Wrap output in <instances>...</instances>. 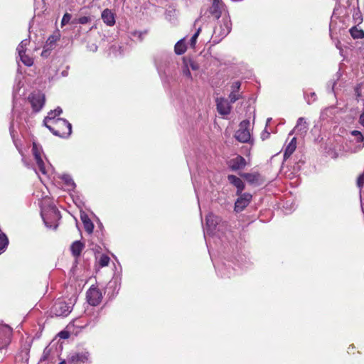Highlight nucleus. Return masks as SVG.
Masks as SVG:
<instances>
[{
  "label": "nucleus",
  "mask_w": 364,
  "mask_h": 364,
  "mask_svg": "<svg viewBox=\"0 0 364 364\" xmlns=\"http://www.w3.org/2000/svg\"><path fill=\"white\" fill-rule=\"evenodd\" d=\"M83 225H84V228H85V231L87 233H89V234L92 233L93 229H94V225L91 220L89 221L88 223L87 222L83 224Z\"/></svg>",
  "instance_id": "39"
},
{
  "label": "nucleus",
  "mask_w": 364,
  "mask_h": 364,
  "mask_svg": "<svg viewBox=\"0 0 364 364\" xmlns=\"http://www.w3.org/2000/svg\"><path fill=\"white\" fill-rule=\"evenodd\" d=\"M329 155L333 159H337L338 157H339L341 156V153H339L337 151L334 150V151H332L329 152Z\"/></svg>",
  "instance_id": "49"
},
{
  "label": "nucleus",
  "mask_w": 364,
  "mask_h": 364,
  "mask_svg": "<svg viewBox=\"0 0 364 364\" xmlns=\"http://www.w3.org/2000/svg\"><path fill=\"white\" fill-rule=\"evenodd\" d=\"M240 197L235 203V210L236 212L242 211L246 208L252 199V195L247 193L238 194Z\"/></svg>",
  "instance_id": "11"
},
{
  "label": "nucleus",
  "mask_w": 364,
  "mask_h": 364,
  "mask_svg": "<svg viewBox=\"0 0 364 364\" xmlns=\"http://www.w3.org/2000/svg\"><path fill=\"white\" fill-rule=\"evenodd\" d=\"M232 23L229 16H225L219 21L213 31V38L214 41L219 42L224 38L231 31Z\"/></svg>",
  "instance_id": "3"
},
{
  "label": "nucleus",
  "mask_w": 364,
  "mask_h": 364,
  "mask_svg": "<svg viewBox=\"0 0 364 364\" xmlns=\"http://www.w3.org/2000/svg\"><path fill=\"white\" fill-rule=\"evenodd\" d=\"M242 176L244 178H245L247 181V182H249L250 183H252V184L257 183L259 180V174L257 173H243L242 175Z\"/></svg>",
  "instance_id": "24"
},
{
  "label": "nucleus",
  "mask_w": 364,
  "mask_h": 364,
  "mask_svg": "<svg viewBox=\"0 0 364 364\" xmlns=\"http://www.w3.org/2000/svg\"><path fill=\"white\" fill-rule=\"evenodd\" d=\"M183 66L182 68V73H183V75L184 76H186L187 78L191 80L192 79V76H191V71L189 70V66H188V64L187 63V60L183 58Z\"/></svg>",
  "instance_id": "31"
},
{
  "label": "nucleus",
  "mask_w": 364,
  "mask_h": 364,
  "mask_svg": "<svg viewBox=\"0 0 364 364\" xmlns=\"http://www.w3.org/2000/svg\"><path fill=\"white\" fill-rule=\"evenodd\" d=\"M97 321H98V316H95V317L94 318V319L89 321L85 324V326H90L93 327V326H95V325L97 323Z\"/></svg>",
  "instance_id": "47"
},
{
  "label": "nucleus",
  "mask_w": 364,
  "mask_h": 364,
  "mask_svg": "<svg viewBox=\"0 0 364 364\" xmlns=\"http://www.w3.org/2000/svg\"><path fill=\"white\" fill-rule=\"evenodd\" d=\"M188 66L193 70H197L199 69V65L198 63L195 62L193 60H189L187 61Z\"/></svg>",
  "instance_id": "43"
},
{
  "label": "nucleus",
  "mask_w": 364,
  "mask_h": 364,
  "mask_svg": "<svg viewBox=\"0 0 364 364\" xmlns=\"http://www.w3.org/2000/svg\"><path fill=\"white\" fill-rule=\"evenodd\" d=\"M8 245L9 239L7 236L3 232H0V254L6 250Z\"/></svg>",
  "instance_id": "27"
},
{
  "label": "nucleus",
  "mask_w": 364,
  "mask_h": 364,
  "mask_svg": "<svg viewBox=\"0 0 364 364\" xmlns=\"http://www.w3.org/2000/svg\"><path fill=\"white\" fill-rule=\"evenodd\" d=\"M101 18L103 22L109 26H112L115 23L114 14L108 9H105L102 12Z\"/></svg>",
  "instance_id": "17"
},
{
  "label": "nucleus",
  "mask_w": 364,
  "mask_h": 364,
  "mask_svg": "<svg viewBox=\"0 0 364 364\" xmlns=\"http://www.w3.org/2000/svg\"><path fill=\"white\" fill-rule=\"evenodd\" d=\"M225 4L221 0H213L212 5L209 8L210 14L219 18L221 16L222 11L224 9Z\"/></svg>",
  "instance_id": "13"
},
{
  "label": "nucleus",
  "mask_w": 364,
  "mask_h": 364,
  "mask_svg": "<svg viewBox=\"0 0 364 364\" xmlns=\"http://www.w3.org/2000/svg\"><path fill=\"white\" fill-rule=\"evenodd\" d=\"M269 135V133L268 132L265 131L262 134L261 137H262V140H264L267 138H268Z\"/></svg>",
  "instance_id": "53"
},
{
  "label": "nucleus",
  "mask_w": 364,
  "mask_h": 364,
  "mask_svg": "<svg viewBox=\"0 0 364 364\" xmlns=\"http://www.w3.org/2000/svg\"><path fill=\"white\" fill-rule=\"evenodd\" d=\"M84 247H85V245L83 243H82L80 241H75L72 244V245L70 247V250H71V252H72V254L73 255V256H75V257H77L80 255L81 252L82 251Z\"/></svg>",
  "instance_id": "23"
},
{
  "label": "nucleus",
  "mask_w": 364,
  "mask_h": 364,
  "mask_svg": "<svg viewBox=\"0 0 364 364\" xmlns=\"http://www.w3.org/2000/svg\"><path fill=\"white\" fill-rule=\"evenodd\" d=\"M59 364H66L65 361H62Z\"/></svg>",
  "instance_id": "56"
},
{
  "label": "nucleus",
  "mask_w": 364,
  "mask_h": 364,
  "mask_svg": "<svg viewBox=\"0 0 364 364\" xmlns=\"http://www.w3.org/2000/svg\"><path fill=\"white\" fill-rule=\"evenodd\" d=\"M200 28H199L196 32L193 34V36L191 37V40H190V46L192 47V48H194L195 46H196V41H197V38H198V36L200 32Z\"/></svg>",
  "instance_id": "37"
},
{
  "label": "nucleus",
  "mask_w": 364,
  "mask_h": 364,
  "mask_svg": "<svg viewBox=\"0 0 364 364\" xmlns=\"http://www.w3.org/2000/svg\"><path fill=\"white\" fill-rule=\"evenodd\" d=\"M35 171H36V173L38 174V172L37 171L36 169H35Z\"/></svg>",
  "instance_id": "57"
},
{
  "label": "nucleus",
  "mask_w": 364,
  "mask_h": 364,
  "mask_svg": "<svg viewBox=\"0 0 364 364\" xmlns=\"http://www.w3.org/2000/svg\"><path fill=\"white\" fill-rule=\"evenodd\" d=\"M70 359L76 363H88L90 361V353L87 351H82L73 355Z\"/></svg>",
  "instance_id": "19"
},
{
  "label": "nucleus",
  "mask_w": 364,
  "mask_h": 364,
  "mask_svg": "<svg viewBox=\"0 0 364 364\" xmlns=\"http://www.w3.org/2000/svg\"><path fill=\"white\" fill-rule=\"evenodd\" d=\"M49 215L53 218V220H59L60 218V214L58 210L55 206H51L49 209Z\"/></svg>",
  "instance_id": "33"
},
{
  "label": "nucleus",
  "mask_w": 364,
  "mask_h": 364,
  "mask_svg": "<svg viewBox=\"0 0 364 364\" xmlns=\"http://www.w3.org/2000/svg\"><path fill=\"white\" fill-rule=\"evenodd\" d=\"M30 43V41L28 39H24L21 41L20 44L18 46L16 50L18 54L26 53V48L28 45Z\"/></svg>",
  "instance_id": "30"
},
{
  "label": "nucleus",
  "mask_w": 364,
  "mask_h": 364,
  "mask_svg": "<svg viewBox=\"0 0 364 364\" xmlns=\"http://www.w3.org/2000/svg\"><path fill=\"white\" fill-rule=\"evenodd\" d=\"M54 112V117H57V116H59L62 112H63V109L60 107H58L56 109H55L53 110Z\"/></svg>",
  "instance_id": "50"
},
{
  "label": "nucleus",
  "mask_w": 364,
  "mask_h": 364,
  "mask_svg": "<svg viewBox=\"0 0 364 364\" xmlns=\"http://www.w3.org/2000/svg\"><path fill=\"white\" fill-rule=\"evenodd\" d=\"M72 308L71 303L68 304L65 301L58 300L52 307V314L55 316H66L71 312Z\"/></svg>",
  "instance_id": "5"
},
{
  "label": "nucleus",
  "mask_w": 364,
  "mask_h": 364,
  "mask_svg": "<svg viewBox=\"0 0 364 364\" xmlns=\"http://www.w3.org/2000/svg\"><path fill=\"white\" fill-rule=\"evenodd\" d=\"M33 154L34 156V159L36 165L38 166V171L45 176H47L48 173V170L50 168V165H46L43 160L41 158V151L38 149L37 145L33 143L32 148Z\"/></svg>",
  "instance_id": "6"
},
{
  "label": "nucleus",
  "mask_w": 364,
  "mask_h": 364,
  "mask_svg": "<svg viewBox=\"0 0 364 364\" xmlns=\"http://www.w3.org/2000/svg\"><path fill=\"white\" fill-rule=\"evenodd\" d=\"M350 134L355 138V144L353 147L350 148V151L351 153H357L364 147V135L358 130L350 132Z\"/></svg>",
  "instance_id": "9"
},
{
  "label": "nucleus",
  "mask_w": 364,
  "mask_h": 364,
  "mask_svg": "<svg viewBox=\"0 0 364 364\" xmlns=\"http://www.w3.org/2000/svg\"><path fill=\"white\" fill-rule=\"evenodd\" d=\"M29 100L35 112H39L45 104V96L41 93L33 94Z\"/></svg>",
  "instance_id": "12"
},
{
  "label": "nucleus",
  "mask_w": 364,
  "mask_h": 364,
  "mask_svg": "<svg viewBox=\"0 0 364 364\" xmlns=\"http://www.w3.org/2000/svg\"><path fill=\"white\" fill-rule=\"evenodd\" d=\"M241 97V95L235 92H231L229 95L230 103H234Z\"/></svg>",
  "instance_id": "38"
},
{
  "label": "nucleus",
  "mask_w": 364,
  "mask_h": 364,
  "mask_svg": "<svg viewBox=\"0 0 364 364\" xmlns=\"http://www.w3.org/2000/svg\"><path fill=\"white\" fill-rule=\"evenodd\" d=\"M250 121L243 120L240 123L239 129L235 134V139L241 143H247L250 141L251 134L250 132Z\"/></svg>",
  "instance_id": "4"
},
{
  "label": "nucleus",
  "mask_w": 364,
  "mask_h": 364,
  "mask_svg": "<svg viewBox=\"0 0 364 364\" xmlns=\"http://www.w3.org/2000/svg\"><path fill=\"white\" fill-rule=\"evenodd\" d=\"M246 165V161L242 156H237L231 159L229 162V166L232 171H237L243 168Z\"/></svg>",
  "instance_id": "16"
},
{
  "label": "nucleus",
  "mask_w": 364,
  "mask_h": 364,
  "mask_svg": "<svg viewBox=\"0 0 364 364\" xmlns=\"http://www.w3.org/2000/svg\"><path fill=\"white\" fill-rule=\"evenodd\" d=\"M60 178L62 179V181L65 183L67 188L70 191V190H73L75 187V182L73 181V178H71V176L68 174H63Z\"/></svg>",
  "instance_id": "25"
},
{
  "label": "nucleus",
  "mask_w": 364,
  "mask_h": 364,
  "mask_svg": "<svg viewBox=\"0 0 364 364\" xmlns=\"http://www.w3.org/2000/svg\"><path fill=\"white\" fill-rule=\"evenodd\" d=\"M216 269L221 277H231L235 275V269L231 267L230 262L218 266Z\"/></svg>",
  "instance_id": "14"
},
{
  "label": "nucleus",
  "mask_w": 364,
  "mask_h": 364,
  "mask_svg": "<svg viewBox=\"0 0 364 364\" xmlns=\"http://www.w3.org/2000/svg\"><path fill=\"white\" fill-rule=\"evenodd\" d=\"M271 121H272V118H267V122H266V127L269 125V124L270 123Z\"/></svg>",
  "instance_id": "55"
},
{
  "label": "nucleus",
  "mask_w": 364,
  "mask_h": 364,
  "mask_svg": "<svg viewBox=\"0 0 364 364\" xmlns=\"http://www.w3.org/2000/svg\"><path fill=\"white\" fill-rule=\"evenodd\" d=\"M109 260H110V259L107 255H102L100 256L98 262L101 267H104L109 264Z\"/></svg>",
  "instance_id": "35"
},
{
  "label": "nucleus",
  "mask_w": 364,
  "mask_h": 364,
  "mask_svg": "<svg viewBox=\"0 0 364 364\" xmlns=\"http://www.w3.org/2000/svg\"><path fill=\"white\" fill-rule=\"evenodd\" d=\"M355 94L358 99H361L363 97L362 94V85H358L355 88Z\"/></svg>",
  "instance_id": "46"
},
{
  "label": "nucleus",
  "mask_w": 364,
  "mask_h": 364,
  "mask_svg": "<svg viewBox=\"0 0 364 364\" xmlns=\"http://www.w3.org/2000/svg\"><path fill=\"white\" fill-rule=\"evenodd\" d=\"M186 50V46L184 42V38L181 39L178 41L174 47V51L176 54L177 55H182L183 54Z\"/></svg>",
  "instance_id": "26"
},
{
  "label": "nucleus",
  "mask_w": 364,
  "mask_h": 364,
  "mask_svg": "<svg viewBox=\"0 0 364 364\" xmlns=\"http://www.w3.org/2000/svg\"><path fill=\"white\" fill-rule=\"evenodd\" d=\"M350 34L353 38H363L364 37V31L361 29H358L356 27H353L350 30Z\"/></svg>",
  "instance_id": "29"
},
{
  "label": "nucleus",
  "mask_w": 364,
  "mask_h": 364,
  "mask_svg": "<svg viewBox=\"0 0 364 364\" xmlns=\"http://www.w3.org/2000/svg\"><path fill=\"white\" fill-rule=\"evenodd\" d=\"M54 112L53 110H51L48 112V116L44 119L43 123L45 126L46 127V124H48V122H51V124L53 123L54 119H56L55 117H54Z\"/></svg>",
  "instance_id": "36"
},
{
  "label": "nucleus",
  "mask_w": 364,
  "mask_h": 364,
  "mask_svg": "<svg viewBox=\"0 0 364 364\" xmlns=\"http://www.w3.org/2000/svg\"><path fill=\"white\" fill-rule=\"evenodd\" d=\"M296 148V139L294 137L285 149L284 159L287 160L295 151Z\"/></svg>",
  "instance_id": "22"
},
{
  "label": "nucleus",
  "mask_w": 364,
  "mask_h": 364,
  "mask_svg": "<svg viewBox=\"0 0 364 364\" xmlns=\"http://www.w3.org/2000/svg\"><path fill=\"white\" fill-rule=\"evenodd\" d=\"M71 17H72L71 14H70L68 13H65L63 16V18L61 21V25L64 26V25L67 24L70 21Z\"/></svg>",
  "instance_id": "42"
},
{
  "label": "nucleus",
  "mask_w": 364,
  "mask_h": 364,
  "mask_svg": "<svg viewBox=\"0 0 364 364\" xmlns=\"http://www.w3.org/2000/svg\"><path fill=\"white\" fill-rule=\"evenodd\" d=\"M223 227L224 223H222L221 219L219 217L213 215V213H209L206 216V224L203 230L207 246L210 243V240L208 236L210 237L214 236L220 237V232Z\"/></svg>",
  "instance_id": "1"
},
{
  "label": "nucleus",
  "mask_w": 364,
  "mask_h": 364,
  "mask_svg": "<svg viewBox=\"0 0 364 364\" xmlns=\"http://www.w3.org/2000/svg\"><path fill=\"white\" fill-rule=\"evenodd\" d=\"M80 218H81V220L82 222V223L84 224L85 223H88L89 221H90L91 220L89 218L88 215L87 214H85V213H81L80 215Z\"/></svg>",
  "instance_id": "48"
},
{
  "label": "nucleus",
  "mask_w": 364,
  "mask_h": 364,
  "mask_svg": "<svg viewBox=\"0 0 364 364\" xmlns=\"http://www.w3.org/2000/svg\"><path fill=\"white\" fill-rule=\"evenodd\" d=\"M228 181L237 188V194H240L245 188L242 181L234 175L228 176Z\"/></svg>",
  "instance_id": "18"
},
{
  "label": "nucleus",
  "mask_w": 364,
  "mask_h": 364,
  "mask_svg": "<svg viewBox=\"0 0 364 364\" xmlns=\"http://www.w3.org/2000/svg\"><path fill=\"white\" fill-rule=\"evenodd\" d=\"M334 109V107H327L326 109H324L323 110H322V112H321V119L324 120V119H326L327 117H328L331 114H333V110Z\"/></svg>",
  "instance_id": "34"
},
{
  "label": "nucleus",
  "mask_w": 364,
  "mask_h": 364,
  "mask_svg": "<svg viewBox=\"0 0 364 364\" xmlns=\"http://www.w3.org/2000/svg\"><path fill=\"white\" fill-rule=\"evenodd\" d=\"M363 213H364V208H363Z\"/></svg>",
  "instance_id": "58"
},
{
  "label": "nucleus",
  "mask_w": 364,
  "mask_h": 364,
  "mask_svg": "<svg viewBox=\"0 0 364 364\" xmlns=\"http://www.w3.org/2000/svg\"><path fill=\"white\" fill-rule=\"evenodd\" d=\"M9 131H10L11 136L14 138V128L13 123H11V125L9 127Z\"/></svg>",
  "instance_id": "54"
},
{
  "label": "nucleus",
  "mask_w": 364,
  "mask_h": 364,
  "mask_svg": "<svg viewBox=\"0 0 364 364\" xmlns=\"http://www.w3.org/2000/svg\"><path fill=\"white\" fill-rule=\"evenodd\" d=\"M306 102L309 105L315 102L316 100V95L314 92H311L309 95L306 96Z\"/></svg>",
  "instance_id": "41"
},
{
  "label": "nucleus",
  "mask_w": 364,
  "mask_h": 364,
  "mask_svg": "<svg viewBox=\"0 0 364 364\" xmlns=\"http://www.w3.org/2000/svg\"><path fill=\"white\" fill-rule=\"evenodd\" d=\"M102 296L101 292L96 287H90L87 291V302L92 306L98 305L101 300Z\"/></svg>",
  "instance_id": "10"
},
{
  "label": "nucleus",
  "mask_w": 364,
  "mask_h": 364,
  "mask_svg": "<svg viewBox=\"0 0 364 364\" xmlns=\"http://www.w3.org/2000/svg\"><path fill=\"white\" fill-rule=\"evenodd\" d=\"M240 86H241V83L240 81L233 82L232 84V86H231V89H232L231 92H237L240 88Z\"/></svg>",
  "instance_id": "44"
},
{
  "label": "nucleus",
  "mask_w": 364,
  "mask_h": 364,
  "mask_svg": "<svg viewBox=\"0 0 364 364\" xmlns=\"http://www.w3.org/2000/svg\"><path fill=\"white\" fill-rule=\"evenodd\" d=\"M171 61V56L166 53L157 55L154 58V63L159 73H165L166 68Z\"/></svg>",
  "instance_id": "7"
},
{
  "label": "nucleus",
  "mask_w": 364,
  "mask_h": 364,
  "mask_svg": "<svg viewBox=\"0 0 364 364\" xmlns=\"http://www.w3.org/2000/svg\"><path fill=\"white\" fill-rule=\"evenodd\" d=\"M217 110L223 115H227L230 114L231 111V106L228 100L220 98L217 99Z\"/></svg>",
  "instance_id": "15"
},
{
  "label": "nucleus",
  "mask_w": 364,
  "mask_h": 364,
  "mask_svg": "<svg viewBox=\"0 0 364 364\" xmlns=\"http://www.w3.org/2000/svg\"><path fill=\"white\" fill-rule=\"evenodd\" d=\"M20 60L26 66H31L33 63V60L28 55H26V53L18 54Z\"/></svg>",
  "instance_id": "28"
},
{
  "label": "nucleus",
  "mask_w": 364,
  "mask_h": 364,
  "mask_svg": "<svg viewBox=\"0 0 364 364\" xmlns=\"http://www.w3.org/2000/svg\"><path fill=\"white\" fill-rule=\"evenodd\" d=\"M46 127L55 136L67 138L72 133L71 124L65 119L57 118L52 124H46Z\"/></svg>",
  "instance_id": "2"
},
{
  "label": "nucleus",
  "mask_w": 364,
  "mask_h": 364,
  "mask_svg": "<svg viewBox=\"0 0 364 364\" xmlns=\"http://www.w3.org/2000/svg\"><path fill=\"white\" fill-rule=\"evenodd\" d=\"M364 185V173L360 174L357 179V186L361 189Z\"/></svg>",
  "instance_id": "45"
},
{
  "label": "nucleus",
  "mask_w": 364,
  "mask_h": 364,
  "mask_svg": "<svg viewBox=\"0 0 364 364\" xmlns=\"http://www.w3.org/2000/svg\"><path fill=\"white\" fill-rule=\"evenodd\" d=\"M359 122L364 127V112L360 116Z\"/></svg>",
  "instance_id": "51"
},
{
  "label": "nucleus",
  "mask_w": 364,
  "mask_h": 364,
  "mask_svg": "<svg viewBox=\"0 0 364 364\" xmlns=\"http://www.w3.org/2000/svg\"><path fill=\"white\" fill-rule=\"evenodd\" d=\"M294 130H296L297 133H299L301 134H304L307 132L308 124L304 117H299L298 119Z\"/></svg>",
  "instance_id": "21"
},
{
  "label": "nucleus",
  "mask_w": 364,
  "mask_h": 364,
  "mask_svg": "<svg viewBox=\"0 0 364 364\" xmlns=\"http://www.w3.org/2000/svg\"><path fill=\"white\" fill-rule=\"evenodd\" d=\"M91 21V18L88 16H82L80 18H79L77 20H75L74 21V23H80V24H86L88 22H90Z\"/></svg>",
  "instance_id": "40"
},
{
  "label": "nucleus",
  "mask_w": 364,
  "mask_h": 364,
  "mask_svg": "<svg viewBox=\"0 0 364 364\" xmlns=\"http://www.w3.org/2000/svg\"><path fill=\"white\" fill-rule=\"evenodd\" d=\"M11 334L12 330L9 326H0V349L6 347L9 344Z\"/></svg>",
  "instance_id": "8"
},
{
  "label": "nucleus",
  "mask_w": 364,
  "mask_h": 364,
  "mask_svg": "<svg viewBox=\"0 0 364 364\" xmlns=\"http://www.w3.org/2000/svg\"><path fill=\"white\" fill-rule=\"evenodd\" d=\"M60 338H67L68 337V333L66 332V331H61L60 333H59Z\"/></svg>",
  "instance_id": "52"
},
{
  "label": "nucleus",
  "mask_w": 364,
  "mask_h": 364,
  "mask_svg": "<svg viewBox=\"0 0 364 364\" xmlns=\"http://www.w3.org/2000/svg\"><path fill=\"white\" fill-rule=\"evenodd\" d=\"M59 38H60V34L58 32L50 36L46 41V43L45 46V50L43 51L42 55H45L47 50L52 49L53 48V46H55V43L59 40Z\"/></svg>",
  "instance_id": "20"
},
{
  "label": "nucleus",
  "mask_w": 364,
  "mask_h": 364,
  "mask_svg": "<svg viewBox=\"0 0 364 364\" xmlns=\"http://www.w3.org/2000/svg\"><path fill=\"white\" fill-rule=\"evenodd\" d=\"M41 217L44 221V223L47 228L56 229V228L58 227V225L55 223H50L48 221L47 215L44 213L43 210L41 211Z\"/></svg>",
  "instance_id": "32"
}]
</instances>
